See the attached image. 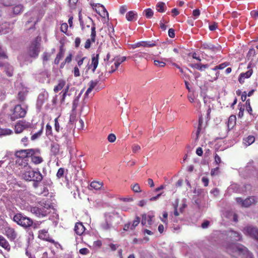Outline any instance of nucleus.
Instances as JSON below:
<instances>
[{"mask_svg":"<svg viewBox=\"0 0 258 258\" xmlns=\"http://www.w3.org/2000/svg\"><path fill=\"white\" fill-rule=\"evenodd\" d=\"M226 240L223 245L228 252L237 253L242 258H253L252 253L246 247L235 243L236 241H241L242 239V235L240 233L230 230L226 231Z\"/></svg>","mask_w":258,"mask_h":258,"instance_id":"nucleus-1","label":"nucleus"},{"mask_svg":"<svg viewBox=\"0 0 258 258\" xmlns=\"http://www.w3.org/2000/svg\"><path fill=\"white\" fill-rule=\"evenodd\" d=\"M51 208L52 206L49 202L42 201L39 203L37 207H31L30 211L38 217H44L50 213Z\"/></svg>","mask_w":258,"mask_h":258,"instance_id":"nucleus-2","label":"nucleus"},{"mask_svg":"<svg viewBox=\"0 0 258 258\" xmlns=\"http://www.w3.org/2000/svg\"><path fill=\"white\" fill-rule=\"evenodd\" d=\"M105 221L101 224V227L103 230H109L117 224L119 216L117 213H108L104 215Z\"/></svg>","mask_w":258,"mask_h":258,"instance_id":"nucleus-3","label":"nucleus"},{"mask_svg":"<svg viewBox=\"0 0 258 258\" xmlns=\"http://www.w3.org/2000/svg\"><path fill=\"white\" fill-rule=\"evenodd\" d=\"M23 178L26 181L40 182L42 178L41 173L38 171L33 170L30 167H26L22 174Z\"/></svg>","mask_w":258,"mask_h":258,"instance_id":"nucleus-4","label":"nucleus"},{"mask_svg":"<svg viewBox=\"0 0 258 258\" xmlns=\"http://www.w3.org/2000/svg\"><path fill=\"white\" fill-rule=\"evenodd\" d=\"M27 110L28 107L26 104H17L15 105L13 110H12V113L10 115L11 120H15L16 119L24 117Z\"/></svg>","mask_w":258,"mask_h":258,"instance_id":"nucleus-5","label":"nucleus"},{"mask_svg":"<svg viewBox=\"0 0 258 258\" xmlns=\"http://www.w3.org/2000/svg\"><path fill=\"white\" fill-rule=\"evenodd\" d=\"M13 220L24 228H26L30 226H34H34L35 224H33L32 220L22 214L18 213L16 214L13 217Z\"/></svg>","mask_w":258,"mask_h":258,"instance_id":"nucleus-6","label":"nucleus"},{"mask_svg":"<svg viewBox=\"0 0 258 258\" xmlns=\"http://www.w3.org/2000/svg\"><path fill=\"white\" fill-rule=\"evenodd\" d=\"M40 40L41 38L37 37L34 41L32 42L27 51L30 57L35 58L38 56L40 52Z\"/></svg>","mask_w":258,"mask_h":258,"instance_id":"nucleus-7","label":"nucleus"},{"mask_svg":"<svg viewBox=\"0 0 258 258\" xmlns=\"http://www.w3.org/2000/svg\"><path fill=\"white\" fill-rule=\"evenodd\" d=\"M243 233L258 241V228L252 225L245 226L243 230Z\"/></svg>","mask_w":258,"mask_h":258,"instance_id":"nucleus-8","label":"nucleus"},{"mask_svg":"<svg viewBox=\"0 0 258 258\" xmlns=\"http://www.w3.org/2000/svg\"><path fill=\"white\" fill-rule=\"evenodd\" d=\"M236 201L238 204L245 208L248 207L256 203V200L254 197H250L245 200H243L241 198H236Z\"/></svg>","mask_w":258,"mask_h":258,"instance_id":"nucleus-9","label":"nucleus"},{"mask_svg":"<svg viewBox=\"0 0 258 258\" xmlns=\"http://www.w3.org/2000/svg\"><path fill=\"white\" fill-rule=\"evenodd\" d=\"M35 153V150L33 149H22L15 152V156L16 158H21L25 159Z\"/></svg>","mask_w":258,"mask_h":258,"instance_id":"nucleus-10","label":"nucleus"},{"mask_svg":"<svg viewBox=\"0 0 258 258\" xmlns=\"http://www.w3.org/2000/svg\"><path fill=\"white\" fill-rule=\"evenodd\" d=\"M6 235L12 241H14L18 237L17 231L12 227L7 226L5 228Z\"/></svg>","mask_w":258,"mask_h":258,"instance_id":"nucleus-11","label":"nucleus"},{"mask_svg":"<svg viewBox=\"0 0 258 258\" xmlns=\"http://www.w3.org/2000/svg\"><path fill=\"white\" fill-rule=\"evenodd\" d=\"M253 66L254 64L253 63L250 62L247 66L248 71L246 72L241 73L240 75V77L239 78V81L240 83H243L245 79L249 78L251 76L253 73L252 67H253Z\"/></svg>","mask_w":258,"mask_h":258,"instance_id":"nucleus-12","label":"nucleus"},{"mask_svg":"<svg viewBox=\"0 0 258 258\" xmlns=\"http://www.w3.org/2000/svg\"><path fill=\"white\" fill-rule=\"evenodd\" d=\"M30 126V123L26 121H20L15 125V133L16 134L21 133L24 130L29 127Z\"/></svg>","mask_w":258,"mask_h":258,"instance_id":"nucleus-13","label":"nucleus"},{"mask_svg":"<svg viewBox=\"0 0 258 258\" xmlns=\"http://www.w3.org/2000/svg\"><path fill=\"white\" fill-rule=\"evenodd\" d=\"M91 39H88L86 41L84 47L86 49H89L91 46V43H94L96 40V28L94 25L91 27Z\"/></svg>","mask_w":258,"mask_h":258,"instance_id":"nucleus-14","label":"nucleus"},{"mask_svg":"<svg viewBox=\"0 0 258 258\" xmlns=\"http://www.w3.org/2000/svg\"><path fill=\"white\" fill-rule=\"evenodd\" d=\"M201 47L204 49L209 50L213 52H216L221 50V46L219 45L215 46L209 42L202 43Z\"/></svg>","mask_w":258,"mask_h":258,"instance_id":"nucleus-15","label":"nucleus"},{"mask_svg":"<svg viewBox=\"0 0 258 258\" xmlns=\"http://www.w3.org/2000/svg\"><path fill=\"white\" fill-rule=\"evenodd\" d=\"M38 237L43 240H45L48 242H53V239L49 237L48 231L45 229L39 231Z\"/></svg>","mask_w":258,"mask_h":258,"instance_id":"nucleus-16","label":"nucleus"},{"mask_svg":"<svg viewBox=\"0 0 258 258\" xmlns=\"http://www.w3.org/2000/svg\"><path fill=\"white\" fill-rule=\"evenodd\" d=\"M99 54H93L91 57V64L89 66L90 68H92L93 73L95 72L98 65Z\"/></svg>","mask_w":258,"mask_h":258,"instance_id":"nucleus-17","label":"nucleus"},{"mask_svg":"<svg viewBox=\"0 0 258 258\" xmlns=\"http://www.w3.org/2000/svg\"><path fill=\"white\" fill-rule=\"evenodd\" d=\"M35 153L33 155H30L31 157L32 162L35 164H38L42 162L43 159L40 156H37V154L40 153V150L39 149H34Z\"/></svg>","mask_w":258,"mask_h":258,"instance_id":"nucleus-18","label":"nucleus"},{"mask_svg":"<svg viewBox=\"0 0 258 258\" xmlns=\"http://www.w3.org/2000/svg\"><path fill=\"white\" fill-rule=\"evenodd\" d=\"M154 216L150 214H144L143 215L142 224L143 225H151L153 223Z\"/></svg>","mask_w":258,"mask_h":258,"instance_id":"nucleus-19","label":"nucleus"},{"mask_svg":"<svg viewBox=\"0 0 258 258\" xmlns=\"http://www.w3.org/2000/svg\"><path fill=\"white\" fill-rule=\"evenodd\" d=\"M73 88H71L70 89V85L68 84L64 88V89L62 90L61 93H62V98L61 99V102H64L65 100V98L67 96H71V91L72 90Z\"/></svg>","mask_w":258,"mask_h":258,"instance_id":"nucleus-20","label":"nucleus"},{"mask_svg":"<svg viewBox=\"0 0 258 258\" xmlns=\"http://www.w3.org/2000/svg\"><path fill=\"white\" fill-rule=\"evenodd\" d=\"M156 41H141L137 43V46H143V47H152L156 45Z\"/></svg>","mask_w":258,"mask_h":258,"instance_id":"nucleus-21","label":"nucleus"},{"mask_svg":"<svg viewBox=\"0 0 258 258\" xmlns=\"http://www.w3.org/2000/svg\"><path fill=\"white\" fill-rule=\"evenodd\" d=\"M103 183L100 181H92L90 184V189L99 190L103 187Z\"/></svg>","mask_w":258,"mask_h":258,"instance_id":"nucleus-22","label":"nucleus"},{"mask_svg":"<svg viewBox=\"0 0 258 258\" xmlns=\"http://www.w3.org/2000/svg\"><path fill=\"white\" fill-rule=\"evenodd\" d=\"M74 230L77 235H81L85 231V227L81 223H77L75 225Z\"/></svg>","mask_w":258,"mask_h":258,"instance_id":"nucleus-23","label":"nucleus"},{"mask_svg":"<svg viewBox=\"0 0 258 258\" xmlns=\"http://www.w3.org/2000/svg\"><path fill=\"white\" fill-rule=\"evenodd\" d=\"M0 246L8 251H9L11 249V246L8 241L2 235H0Z\"/></svg>","mask_w":258,"mask_h":258,"instance_id":"nucleus-24","label":"nucleus"},{"mask_svg":"<svg viewBox=\"0 0 258 258\" xmlns=\"http://www.w3.org/2000/svg\"><path fill=\"white\" fill-rule=\"evenodd\" d=\"M98 83V81L95 80V81H91L89 83V88L87 89L85 95L86 96H87L88 94L91 92L92 90L94 89V88L97 85Z\"/></svg>","mask_w":258,"mask_h":258,"instance_id":"nucleus-25","label":"nucleus"},{"mask_svg":"<svg viewBox=\"0 0 258 258\" xmlns=\"http://www.w3.org/2000/svg\"><path fill=\"white\" fill-rule=\"evenodd\" d=\"M66 82L63 80H60L58 81V84L54 87V92L55 93L58 92L59 91L61 90L63 87H65Z\"/></svg>","mask_w":258,"mask_h":258,"instance_id":"nucleus-26","label":"nucleus"},{"mask_svg":"<svg viewBox=\"0 0 258 258\" xmlns=\"http://www.w3.org/2000/svg\"><path fill=\"white\" fill-rule=\"evenodd\" d=\"M126 19L128 21H132L134 19H137V14L135 11H130L126 14Z\"/></svg>","mask_w":258,"mask_h":258,"instance_id":"nucleus-27","label":"nucleus"},{"mask_svg":"<svg viewBox=\"0 0 258 258\" xmlns=\"http://www.w3.org/2000/svg\"><path fill=\"white\" fill-rule=\"evenodd\" d=\"M64 51L62 47H61L59 49V52L56 55V58L54 59V63L56 64H58L59 62V61L63 57L64 55Z\"/></svg>","mask_w":258,"mask_h":258,"instance_id":"nucleus-28","label":"nucleus"},{"mask_svg":"<svg viewBox=\"0 0 258 258\" xmlns=\"http://www.w3.org/2000/svg\"><path fill=\"white\" fill-rule=\"evenodd\" d=\"M255 141V138L253 136H249L243 139V144L248 146L252 144Z\"/></svg>","mask_w":258,"mask_h":258,"instance_id":"nucleus-29","label":"nucleus"},{"mask_svg":"<svg viewBox=\"0 0 258 258\" xmlns=\"http://www.w3.org/2000/svg\"><path fill=\"white\" fill-rule=\"evenodd\" d=\"M166 8V5L164 3L159 2L156 5V10L160 13L164 12L165 11Z\"/></svg>","mask_w":258,"mask_h":258,"instance_id":"nucleus-30","label":"nucleus"},{"mask_svg":"<svg viewBox=\"0 0 258 258\" xmlns=\"http://www.w3.org/2000/svg\"><path fill=\"white\" fill-rule=\"evenodd\" d=\"M202 123H203V120L201 118H200L199 121V125H198V127L197 132L195 134V137L194 135L193 136L196 141L198 140V139H199L200 133L201 130V126H202Z\"/></svg>","mask_w":258,"mask_h":258,"instance_id":"nucleus-31","label":"nucleus"},{"mask_svg":"<svg viewBox=\"0 0 258 258\" xmlns=\"http://www.w3.org/2000/svg\"><path fill=\"white\" fill-rule=\"evenodd\" d=\"M27 159H23L21 158H16V163L19 166L26 167L28 164Z\"/></svg>","mask_w":258,"mask_h":258,"instance_id":"nucleus-32","label":"nucleus"},{"mask_svg":"<svg viewBox=\"0 0 258 258\" xmlns=\"http://www.w3.org/2000/svg\"><path fill=\"white\" fill-rule=\"evenodd\" d=\"M140 222V219L139 217H136L135 220L132 223H131L130 227L131 230L135 229L136 226H137Z\"/></svg>","mask_w":258,"mask_h":258,"instance_id":"nucleus-33","label":"nucleus"},{"mask_svg":"<svg viewBox=\"0 0 258 258\" xmlns=\"http://www.w3.org/2000/svg\"><path fill=\"white\" fill-rule=\"evenodd\" d=\"M43 132V127H41L40 130L37 133L32 135L31 137V140L32 141H35L38 139L42 135Z\"/></svg>","mask_w":258,"mask_h":258,"instance_id":"nucleus-34","label":"nucleus"},{"mask_svg":"<svg viewBox=\"0 0 258 258\" xmlns=\"http://www.w3.org/2000/svg\"><path fill=\"white\" fill-rule=\"evenodd\" d=\"M82 94V93H80L79 95L75 97L74 99L73 102V105H72V108L73 110H76L77 107H78L79 99L81 97V95Z\"/></svg>","mask_w":258,"mask_h":258,"instance_id":"nucleus-35","label":"nucleus"},{"mask_svg":"<svg viewBox=\"0 0 258 258\" xmlns=\"http://www.w3.org/2000/svg\"><path fill=\"white\" fill-rule=\"evenodd\" d=\"M23 10V7L21 5H18L15 6L13 8V13L15 14H19L21 13Z\"/></svg>","mask_w":258,"mask_h":258,"instance_id":"nucleus-36","label":"nucleus"},{"mask_svg":"<svg viewBox=\"0 0 258 258\" xmlns=\"http://www.w3.org/2000/svg\"><path fill=\"white\" fill-rule=\"evenodd\" d=\"M12 133V131L10 129L0 128V136L10 135Z\"/></svg>","mask_w":258,"mask_h":258,"instance_id":"nucleus-37","label":"nucleus"},{"mask_svg":"<svg viewBox=\"0 0 258 258\" xmlns=\"http://www.w3.org/2000/svg\"><path fill=\"white\" fill-rule=\"evenodd\" d=\"M144 13L147 18H151L154 14L153 11L151 9H147L144 10Z\"/></svg>","mask_w":258,"mask_h":258,"instance_id":"nucleus-38","label":"nucleus"},{"mask_svg":"<svg viewBox=\"0 0 258 258\" xmlns=\"http://www.w3.org/2000/svg\"><path fill=\"white\" fill-rule=\"evenodd\" d=\"M6 72L9 77H12L13 74V68L12 66L8 65L6 68Z\"/></svg>","mask_w":258,"mask_h":258,"instance_id":"nucleus-39","label":"nucleus"},{"mask_svg":"<svg viewBox=\"0 0 258 258\" xmlns=\"http://www.w3.org/2000/svg\"><path fill=\"white\" fill-rule=\"evenodd\" d=\"M20 144L21 146H22L23 147H26L28 145L29 143V140L28 137H24L22 138L20 140Z\"/></svg>","mask_w":258,"mask_h":258,"instance_id":"nucleus-40","label":"nucleus"},{"mask_svg":"<svg viewBox=\"0 0 258 258\" xmlns=\"http://www.w3.org/2000/svg\"><path fill=\"white\" fill-rule=\"evenodd\" d=\"M154 60V64L155 66L158 67H164L165 66L166 63L165 62H163V61H160L159 60H157L155 59H153Z\"/></svg>","mask_w":258,"mask_h":258,"instance_id":"nucleus-41","label":"nucleus"},{"mask_svg":"<svg viewBox=\"0 0 258 258\" xmlns=\"http://www.w3.org/2000/svg\"><path fill=\"white\" fill-rule=\"evenodd\" d=\"M131 187L132 190L135 192H140L141 191L140 186L138 183H135L134 184L132 185Z\"/></svg>","mask_w":258,"mask_h":258,"instance_id":"nucleus-42","label":"nucleus"},{"mask_svg":"<svg viewBox=\"0 0 258 258\" xmlns=\"http://www.w3.org/2000/svg\"><path fill=\"white\" fill-rule=\"evenodd\" d=\"M51 151L54 154H57L59 152V147L58 145H51Z\"/></svg>","mask_w":258,"mask_h":258,"instance_id":"nucleus-43","label":"nucleus"},{"mask_svg":"<svg viewBox=\"0 0 258 258\" xmlns=\"http://www.w3.org/2000/svg\"><path fill=\"white\" fill-rule=\"evenodd\" d=\"M54 128L55 131L57 132H59L61 129V127L58 123V117L55 118L54 119Z\"/></svg>","mask_w":258,"mask_h":258,"instance_id":"nucleus-44","label":"nucleus"},{"mask_svg":"<svg viewBox=\"0 0 258 258\" xmlns=\"http://www.w3.org/2000/svg\"><path fill=\"white\" fill-rule=\"evenodd\" d=\"M113 61V60H112V61ZM114 69H113L112 70H109V74H111V73H113V72H114L117 69V68L120 64V63L119 62H118L117 61H116V60H114Z\"/></svg>","mask_w":258,"mask_h":258,"instance_id":"nucleus-45","label":"nucleus"},{"mask_svg":"<svg viewBox=\"0 0 258 258\" xmlns=\"http://www.w3.org/2000/svg\"><path fill=\"white\" fill-rule=\"evenodd\" d=\"M52 134V127L50 125L47 124L46 125V135L48 136Z\"/></svg>","mask_w":258,"mask_h":258,"instance_id":"nucleus-46","label":"nucleus"},{"mask_svg":"<svg viewBox=\"0 0 258 258\" xmlns=\"http://www.w3.org/2000/svg\"><path fill=\"white\" fill-rule=\"evenodd\" d=\"M116 136L113 134H110L108 136L107 140L110 143H113L116 140Z\"/></svg>","mask_w":258,"mask_h":258,"instance_id":"nucleus-47","label":"nucleus"},{"mask_svg":"<svg viewBox=\"0 0 258 258\" xmlns=\"http://www.w3.org/2000/svg\"><path fill=\"white\" fill-rule=\"evenodd\" d=\"M196 68L201 71H203L204 69L208 68V64H197Z\"/></svg>","mask_w":258,"mask_h":258,"instance_id":"nucleus-48","label":"nucleus"},{"mask_svg":"<svg viewBox=\"0 0 258 258\" xmlns=\"http://www.w3.org/2000/svg\"><path fill=\"white\" fill-rule=\"evenodd\" d=\"M51 56V54L47 52H44L42 54V59L43 62L48 60Z\"/></svg>","mask_w":258,"mask_h":258,"instance_id":"nucleus-49","label":"nucleus"},{"mask_svg":"<svg viewBox=\"0 0 258 258\" xmlns=\"http://www.w3.org/2000/svg\"><path fill=\"white\" fill-rule=\"evenodd\" d=\"M125 59H126L125 56L120 57V56H115L114 57V58L113 59V60H116L118 62H119L120 63H121L122 62L124 61L125 60Z\"/></svg>","mask_w":258,"mask_h":258,"instance_id":"nucleus-50","label":"nucleus"},{"mask_svg":"<svg viewBox=\"0 0 258 258\" xmlns=\"http://www.w3.org/2000/svg\"><path fill=\"white\" fill-rule=\"evenodd\" d=\"M110 58V54L109 53H108L106 58L104 59V61L105 62V64L108 65L109 66L111 63L112 62V60L111 61H109V59Z\"/></svg>","mask_w":258,"mask_h":258,"instance_id":"nucleus-51","label":"nucleus"},{"mask_svg":"<svg viewBox=\"0 0 258 258\" xmlns=\"http://www.w3.org/2000/svg\"><path fill=\"white\" fill-rule=\"evenodd\" d=\"M47 96L48 95L47 93H41L39 95L38 99L44 102V100L47 97Z\"/></svg>","mask_w":258,"mask_h":258,"instance_id":"nucleus-52","label":"nucleus"},{"mask_svg":"<svg viewBox=\"0 0 258 258\" xmlns=\"http://www.w3.org/2000/svg\"><path fill=\"white\" fill-rule=\"evenodd\" d=\"M64 169L62 168H60L57 172L56 176L58 178H60L63 177L64 174Z\"/></svg>","mask_w":258,"mask_h":258,"instance_id":"nucleus-53","label":"nucleus"},{"mask_svg":"<svg viewBox=\"0 0 258 258\" xmlns=\"http://www.w3.org/2000/svg\"><path fill=\"white\" fill-rule=\"evenodd\" d=\"M86 27L88 28H89L90 27V24H92V26H95V24L93 23V21L91 18L90 17H87V19L86 20Z\"/></svg>","mask_w":258,"mask_h":258,"instance_id":"nucleus-54","label":"nucleus"},{"mask_svg":"<svg viewBox=\"0 0 258 258\" xmlns=\"http://www.w3.org/2000/svg\"><path fill=\"white\" fill-rule=\"evenodd\" d=\"M227 64L225 63H223L218 66H216L213 70L214 71H216L218 69L222 70L225 68Z\"/></svg>","mask_w":258,"mask_h":258,"instance_id":"nucleus-55","label":"nucleus"},{"mask_svg":"<svg viewBox=\"0 0 258 258\" xmlns=\"http://www.w3.org/2000/svg\"><path fill=\"white\" fill-rule=\"evenodd\" d=\"M68 24L67 23H63L60 26V30L62 32L66 33L68 30Z\"/></svg>","mask_w":258,"mask_h":258,"instance_id":"nucleus-56","label":"nucleus"},{"mask_svg":"<svg viewBox=\"0 0 258 258\" xmlns=\"http://www.w3.org/2000/svg\"><path fill=\"white\" fill-rule=\"evenodd\" d=\"M141 149V147L139 145L135 144L132 146V150L134 153H136L137 151H139Z\"/></svg>","mask_w":258,"mask_h":258,"instance_id":"nucleus-57","label":"nucleus"},{"mask_svg":"<svg viewBox=\"0 0 258 258\" xmlns=\"http://www.w3.org/2000/svg\"><path fill=\"white\" fill-rule=\"evenodd\" d=\"M79 252L82 254H87L89 253V250L87 248H83L80 249Z\"/></svg>","mask_w":258,"mask_h":258,"instance_id":"nucleus-58","label":"nucleus"},{"mask_svg":"<svg viewBox=\"0 0 258 258\" xmlns=\"http://www.w3.org/2000/svg\"><path fill=\"white\" fill-rule=\"evenodd\" d=\"M192 15L195 19H197L200 15V11L199 9L194 10L192 12Z\"/></svg>","mask_w":258,"mask_h":258,"instance_id":"nucleus-59","label":"nucleus"},{"mask_svg":"<svg viewBox=\"0 0 258 258\" xmlns=\"http://www.w3.org/2000/svg\"><path fill=\"white\" fill-rule=\"evenodd\" d=\"M127 10V7L126 6H122L120 7V8L119 12L120 14H123L124 13H125L126 12Z\"/></svg>","mask_w":258,"mask_h":258,"instance_id":"nucleus-60","label":"nucleus"},{"mask_svg":"<svg viewBox=\"0 0 258 258\" xmlns=\"http://www.w3.org/2000/svg\"><path fill=\"white\" fill-rule=\"evenodd\" d=\"M74 75L75 77H79L80 76L79 69L78 67H75L74 68Z\"/></svg>","mask_w":258,"mask_h":258,"instance_id":"nucleus-61","label":"nucleus"},{"mask_svg":"<svg viewBox=\"0 0 258 258\" xmlns=\"http://www.w3.org/2000/svg\"><path fill=\"white\" fill-rule=\"evenodd\" d=\"M7 58V56L6 55V52L2 49H0V59L1 58Z\"/></svg>","mask_w":258,"mask_h":258,"instance_id":"nucleus-62","label":"nucleus"},{"mask_svg":"<svg viewBox=\"0 0 258 258\" xmlns=\"http://www.w3.org/2000/svg\"><path fill=\"white\" fill-rule=\"evenodd\" d=\"M168 35L171 38H174L175 36L174 30L170 28L168 30Z\"/></svg>","mask_w":258,"mask_h":258,"instance_id":"nucleus-63","label":"nucleus"},{"mask_svg":"<svg viewBox=\"0 0 258 258\" xmlns=\"http://www.w3.org/2000/svg\"><path fill=\"white\" fill-rule=\"evenodd\" d=\"M236 120V116L235 115H231L229 117V123H235Z\"/></svg>","mask_w":258,"mask_h":258,"instance_id":"nucleus-64","label":"nucleus"}]
</instances>
